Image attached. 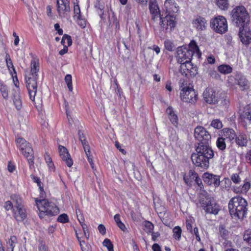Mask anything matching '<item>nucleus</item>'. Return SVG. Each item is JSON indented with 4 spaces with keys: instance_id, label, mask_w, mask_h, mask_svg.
I'll use <instances>...</instances> for the list:
<instances>
[{
    "instance_id": "nucleus-6",
    "label": "nucleus",
    "mask_w": 251,
    "mask_h": 251,
    "mask_svg": "<svg viewBox=\"0 0 251 251\" xmlns=\"http://www.w3.org/2000/svg\"><path fill=\"white\" fill-rule=\"evenodd\" d=\"M17 147L22 154L27 159L30 168L34 166V156L33 150L30 143L24 138L19 137L16 139Z\"/></svg>"
},
{
    "instance_id": "nucleus-47",
    "label": "nucleus",
    "mask_w": 251,
    "mask_h": 251,
    "mask_svg": "<svg viewBox=\"0 0 251 251\" xmlns=\"http://www.w3.org/2000/svg\"><path fill=\"white\" fill-rule=\"evenodd\" d=\"M214 152L209 146H205V158L208 159L213 158Z\"/></svg>"
},
{
    "instance_id": "nucleus-34",
    "label": "nucleus",
    "mask_w": 251,
    "mask_h": 251,
    "mask_svg": "<svg viewBox=\"0 0 251 251\" xmlns=\"http://www.w3.org/2000/svg\"><path fill=\"white\" fill-rule=\"evenodd\" d=\"M173 233L174 238L177 241H180L182 234L181 228L178 226H175L173 229Z\"/></svg>"
},
{
    "instance_id": "nucleus-31",
    "label": "nucleus",
    "mask_w": 251,
    "mask_h": 251,
    "mask_svg": "<svg viewBox=\"0 0 251 251\" xmlns=\"http://www.w3.org/2000/svg\"><path fill=\"white\" fill-rule=\"evenodd\" d=\"M224 138L228 139L230 141H235L237 136L235 131L231 128H224L223 129Z\"/></svg>"
},
{
    "instance_id": "nucleus-7",
    "label": "nucleus",
    "mask_w": 251,
    "mask_h": 251,
    "mask_svg": "<svg viewBox=\"0 0 251 251\" xmlns=\"http://www.w3.org/2000/svg\"><path fill=\"white\" fill-rule=\"evenodd\" d=\"M211 28L216 33L223 34L228 28L226 19L222 16H218L212 19L210 22Z\"/></svg>"
},
{
    "instance_id": "nucleus-51",
    "label": "nucleus",
    "mask_w": 251,
    "mask_h": 251,
    "mask_svg": "<svg viewBox=\"0 0 251 251\" xmlns=\"http://www.w3.org/2000/svg\"><path fill=\"white\" fill-rule=\"evenodd\" d=\"M243 238L244 241L251 246V229H248L245 231Z\"/></svg>"
},
{
    "instance_id": "nucleus-23",
    "label": "nucleus",
    "mask_w": 251,
    "mask_h": 251,
    "mask_svg": "<svg viewBox=\"0 0 251 251\" xmlns=\"http://www.w3.org/2000/svg\"><path fill=\"white\" fill-rule=\"evenodd\" d=\"M250 141L249 136L244 133H239L235 138V143L240 147H246Z\"/></svg>"
},
{
    "instance_id": "nucleus-55",
    "label": "nucleus",
    "mask_w": 251,
    "mask_h": 251,
    "mask_svg": "<svg viewBox=\"0 0 251 251\" xmlns=\"http://www.w3.org/2000/svg\"><path fill=\"white\" fill-rule=\"evenodd\" d=\"M230 179L235 184H238L241 181V179L238 174H233L231 175L230 176Z\"/></svg>"
},
{
    "instance_id": "nucleus-39",
    "label": "nucleus",
    "mask_w": 251,
    "mask_h": 251,
    "mask_svg": "<svg viewBox=\"0 0 251 251\" xmlns=\"http://www.w3.org/2000/svg\"><path fill=\"white\" fill-rule=\"evenodd\" d=\"M164 47L166 50L169 51H173L175 50V46L173 42L169 39H166L164 41Z\"/></svg>"
},
{
    "instance_id": "nucleus-30",
    "label": "nucleus",
    "mask_w": 251,
    "mask_h": 251,
    "mask_svg": "<svg viewBox=\"0 0 251 251\" xmlns=\"http://www.w3.org/2000/svg\"><path fill=\"white\" fill-rule=\"evenodd\" d=\"M187 49L188 50L193 51V55H196L198 58L201 57V53L200 51L199 47L195 41H191L188 45V47H187Z\"/></svg>"
},
{
    "instance_id": "nucleus-24",
    "label": "nucleus",
    "mask_w": 251,
    "mask_h": 251,
    "mask_svg": "<svg viewBox=\"0 0 251 251\" xmlns=\"http://www.w3.org/2000/svg\"><path fill=\"white\" fill-rule=\"evenodd\" d=\"M166 113L172 124L177 127L178 126V116L175 112L172 106H169L166 109Z\"/></svg>"
},
{
    "instance_id": "nucleus-2",
    "label": "nucleus",
    "mask_w": 251,
    "mask_h": 251,
    "mask_svg": "<svg viewBox=\"0 0 251 251\" xmlns=\"http://www.w3.org/2000/svg\"><path fill=\"white\" fill-rule=\"evenodd\" d=\"M247 201L243 198H232L228 203V208L231 217L236 220L243 219L247 214Z\"/></svg>"
},
{
    "instance_id": "nucleus-52",
    "label": "nucleus",
    "mask_w": 251,
    "mask_h": 251,
    "mask_svg": "<svg viewBox=\"0 0 251 251\" xmlns=\"http://www.w3.org/2000/svg\"><path fill=\"white\" fill-rule=\"evenodd\" d=\"M84 222H83V223L79 224L82 228L83 232H84V235L85 236V238L88 240H89L90 234L89 233L87 225L85 224Z\"/></svg>"
},
{
    "instance_id": "nucleus-18",
    "label": "nucleus",
    "mask_w": 251,
    "mask_h": 251,
    "mask_svg": "<svg viewBox=\"0 0 251 251\" xmlns=\"http://www.w3.org/2000/svg\"><path fill=\"white\" fill-rule=\"evenodd\" d=\"M12 215L17 222L24 221L27 217L26 209L25 206L13 209Z\"/></svg>"
},
{
    "instance_id": "nucleus-44",
    "label": "nucleus",
    "mask_w": 251,
    "mask_h": 251,
    "mask_svg": "<svg viewBox=\"0 0 251 251\" xmlns=\"http://www.w3.org/2000/svg\"><path fill=\"white\" fill-rule=\"evenodd\" d=\"M217 146L221 150L225 149L226 145L225 143V138L224 137H219L217 140Z\"/></svg>"
},
{
    "instance_id": "nucleus-21",
    "label": "nucleus",
    "mask_w": 251,
    "mask_h": 251,
    "mask_svg": "<svg viewBox=\"0 0 251 251\" xmlns=\"http://www.w3.org/2000/svg\"><path fill=\"white\" fill-rule=\"evenodd\" d=\"M236 83L238 84L242 91L247 90L250 87V83L246 78L241 74H237L235 75Z\"/></svg>"
},
{
    "instance_id": "nucleus-56",
    "label": "nucleus",
    "mask_w": 251,
    "mask_h": 251,
    "mask_svg": "<svg viewBox=\"0 0 251 251\" xmlns=\"http://www.w3.org/2000/svg\"><path fill=\"white\" fill-rule=\"evenodd\" d=\"M80 232H78L77 230L75 229V236L78 242L79 241H82L84 240L85 236L84 235V232H82L81 230H79Z\"/></svg>"
},
{
    "instance_id": "nucleus-16",
    "label": "nucleus",
    "mask_w": 251,
    "mask_h": 251,
    "mask_svg": "<svg viewBox=\"0 0 251 251\" xmlns=\"http://www.w3.org/2000/svg\"><path fill=\"white\" fill-rule=\"evenodd\" d=\"M58 152L60 158L65 162L66 165L69 167H72L73 161L67 149L63 146L59 145Z\"/></svg>"
},
{
    "instance_id": "nucleus-63",
    "label": "nucleus",
    "mask_w": 251,
    "mask_h": 251,
    "mask_svg": "<svg viewBox=\"0 0 251 251\" xmlns=\"http://www.w3.org/2000/svg\"><path fill=\"white\" fill-rule=\"evenodd\" d=\"M54 27L55 30L56 31H57L58 34L59 35H63V29L60 27V25L59 24H58V23L55 24Z\"/></svg>"
},
{
    "instance_id": "nucleus-33",
    "label": "nucleus",
    "mask_w": 251,
    "mask_h": 251,
    "mask_svg": "<svg viewBox=\"0 0 251 251\" xmlns=\"http://www.w3.org/2000/svg\"><path fill=\"white\" fill-rule=\"evenodd\" d=\"M0 92L4 99L7 100L8 99L9 93L8 87L1 80H0Z\"/></svg>"
},
{
    "instance_id": "nucleus-1",
    "label": "nucleus",
    "mask_w": 251,
    "mask_h": 251,
    "mask_svg": "<svg viewBox=\"0 0 251 251\" xmlns=\"http://www.w3.org/2000/svg\"><path fill=\"white\" fill-rule=\"evenodd\" d=\"M39 59L34 58L30 63V73L27 78L25 77L26 87L29 98L34 102V104L37 108L38 107H40V103H39V105H37L35 101V96L37 91V73L39 72Z\"/></svg>"
},
{
    "instance_id": "nucleus-35",
    "label": "nucleus",
    "mask_w": 251,
    "mask_h": 251,
    "mask_svg": "<svg viewBox=\"0 0 251 251\" xmlns=\"http://www.w3.org/2000/svg\"><path fill=\"white\" fill-rule=\"evenodd\" d=\"M5 59L6 63V66L9 71L12 72V70L14 72V74H16L15 68L13 64L10 55L8 53H6Z\"/></svg>"
},
{
    "instance_id": "nucleus-27",
    "label": "nucleus",
    "mask_w": 251,
    "mask_h": 251,
    "mask_svg": "<svg viewBox=\"0 0 251 251\" xmlns=\"http://www.w3.org/2000/svg\"><path fill=\"white\" fill-rule=\"evenodd\" d=\"M194 136L196 139H197L199 144H204V127L201 126H198L195 129Z\"/></svg>"
},
{
    "instance_id": "nucleus-38",
    "label": "nucleus",
    "mask_w": 251,
    "mask_h": 251,
    "mask_svg": "<svg viewBox=\"0 0 251 251\" xmlns=\"http://www.w3.org/2000/svg\"><path fill=\"white\" fill-rule=\"evenodd\" d=\"M65 82L67 84V87L69 89V91L72 92L73 90V87L72 84V76L70 74H67L65 76Z\"/></svg>"
},
{
    "instance_id": "nucleus-20",
    "label": "nucleus",
    "mask_w": 251,
    "mask_h": 251,
    "mask_svg": "<svg viewBox=\"0 0 251 251\" xmlns=\"http://www.w3.org/2000/svg\"><path fill=\"white\" fill-rule=\"evenodd\" d=\"M205 101L209 104H215L218 102L216 92L213 88H209L205 93Z\"/></svg>"
},
{
    "instance_id": "nucleus-61",
    "label": "nucleus",
    "mask_w": 251,
    "mask_h": 251,
    "mask_svg": "<svg viewBox=\"0 0 251 251\" xmlns=\"http://www.w3.org/2000/svg\"><path fill=\"white\" fill-rule=\"evenodd\" d=\"M83 146V148L86 153V155H88L90 154V148L89 145L87 144V143H85V144H82Z\"/></svg>"
},
{
    "instance_id": "nucleus-60",
    "label": "nucleus",
    "mask_w": 251,
    "mask_h": 251,
    "mask_svg": "<svg viewBox=\"0 0 251 251\" xmlns=\"http://www.w3.org/2000/svg\"><path fill=\"white\" fill-rule=\"evenodd\" d=\"M39 251H49V248L44 243L41 242L38 247Z\"/></svg>"
},
{
    "instance_id": "nucleus-64",
    "label": "nucleus",
    "mask_w": 251,
    "mask_h": 251,
    "mask_svg": "<svg viewBox=\"0 0 251 251\" xmlns=\"http://www.w3.org/2000/svg\"><path fill=\"white\" fill-rule=\"evenodd\" d=\"M186 226L187 230L193 234V228L191 224V221L187 220L186 221Z\"/></svg>"
},
{
    "instance_id": "nucleus-42",
    "label": "nucleus",
    "mask_w": 251,
    "mask_h": 251,
    "mask_svg": "<svg viewBox=\"0 0 251 251\" xmlns=\"http://www.w3.org/2000/svg\"><path fill=\"white\" fill-rule=\"evenodd\" d=\"M78 25L81 28H84L86 26V21L82 18L81 15L77 16V17L74 19Z\"/></svg>"
},
{
    "instance_id": "nucleus-48",
    "label": "nucleus",
    "mask_w": 251,
    "mask_h": 251,
    "mask_svg": "<svg viewBox=\"0 0 251 251\" xmlns=\"http://www.w3.org/2000/svg\"><path fill=\"white\" fill-rule=\"evenodd\" d=\"M103 245L106 247L108 251H114L113 245L109 239H105L103 242Z\"/></svg>"
},
{
    "instance_id": "nucleus-40",
    "label": "nucleus",
    "mask_w": 251,
    "mask_h": 251,
    "mask_svg": "<svg viewBox=\"0 0 251 251\" xmlns=\"http://www.w3.org/2000/svg\"><path fill=\"white\" fill-rule=\"evenodd\" d=\"M78 242L81 251H92L91 246L86 243L85 240L79 241Z\"/></svg>"
},
{
    "instance_id": "nucleus-14",
    "label": "nucleus",
    "mask_w": 251,
    "mask_h": 251,
    "mask_svg": "<svg viewBox=\"0 0 251 251\" xmlns=\"http://www.w3.org/2000/svg\"><path fill=\"white\" fill-rule=\"evenodd\" d=\"M219 210V206L213 198H205V212L207 214L216 215Z\"/></svg>"
},
{
    "instance_id": "nucleus-5",
    "label": "nucleus",
    "mask_w": 251,
    "mask_h": 251,
    "mask_svg": "<svg viewBox=\"0 0 251 251\" xmlns=\"http://www.w3.org/2000/svg\"><path fill=\"white\" fill-rule=\"evenodd\" d=\"M232 22L238 27L246 26L250 22L249 14L243 6H238L235 7L231 12Z\"/></svg>"
},
{
    "instance_id": "nucleus-11",
    "label": "nucleus",
    "mask_w": 251,
    "mask_h": 251,
    "mask_svg": "<svg viewBox=\"0 0 251 251\" xmlns=\"http://www.w3.org/2000/svg\"><path fill=\"white\" fill-rule=\"evenodd\" d=\"M193 56V51L188 50L187 47L181 46L177 48L176 58L180 64L185 63V61H191Z\"/></svg>"
},
{
    "instance_id": "nucleus-41",
    "label": "nucleus",
    "mask_w": 251,
    "mask_h": 251,
    "mask_svg": "<svg viewBox=\"0 0 251 251\" xmlns=\"http://www.w3.org/2000/svg\"><path fill=\"white\" fill-rule=\"evenodd\" d=\"M217 5L223 10L227 9L228 7V0H216Z\"/></svg>"
},
{
    "instance_id": "nucleus-26",
    "label": "nucleus",
    "mask_w": 251,
    "mask_h": 251,
    "mask_svg": "<svg viewBox=\"0 0 251 251\" xmlns=\"http://www.w3.org/2000/svg\"><path fill=\"white\" fill-rule=\"evenodd\" d=\"M251 188V184L247 181H244V183L239 186L232 187L233 191L236 194H246Z\"/></svg>"
},
{
    "instance_id": "nucleus-59",
    "label": "nucleus",
    "mask_w": 251,
    "mask_h": 251,
    "mask_svg": "<svg viewBox=\"0 0 251 251\" xmlns=\"http://www.w3.org/2000/svg\"><path fill=\"white\" fill-rule=\"evenodd\" d=\"M74 11L75 15L74 19H75V18L77 17V16L81 15L80 14V9L78 4H75L74 7Z\"/></svg>"
},
{
    "instance_id": "nucleus-29",
    "label": "nucleus",
    "mask_w": 251,
    "mask_h": 251,
    "mask_svg": "<svg viewBox=\"0 0 251 251\" xmlns=\"http://www.w3.org/2000/svg\"><path fill=\"white\" fill-rule=\"evenodd\" d=\"M14 208H19L25 206L23 198L18 194H13L10 196Z\"/></svg>"
},
{
    "instance_id": "nucleus-3",
    "label": "nucleus",
    "mask_w": 251,
    "mask_h": 251,
    "mask_svg": "<svg viewBox=\"0 0 251 251\" xmlns=\"http://www.w3.org/2000/svg\"><path fill=\"white\" fill-rule=\"evenodd\" d=\"M35 202L38 210V216L41 219L46 217L54 216L59 213L58 207L47 199H36Z\"/></svg>"
},
{
    "instance_id": "nucleus-19",
    "label": "nucleus",
    "mask_w": 251,
    "mask_h": 251,
    "mask_svg": "<svg viewBox=\"0 0 251 251\" xmlns=\"http://www.w3.org/2000/svg\"><path fill=\"white\" fill-rule=\"evenodd\" d=\"M164 6L167 15H174L179 10V7L175 0H166Z\"/></svg>"
},
{
    "instance_id": "nucleus-45",
    "label": "nucleus",
    "mask_w": 251,
    "mask_h": 251,
    "mask_svg": "<svg viewBox=\"0 0 251 251\" xmlns=\"http://www.w3.org/2000/svg\"><path fill=\"white\" fill-rule=\"evenodd\" d=\"M75 213L77 219L79 223H83V222H85V219L83 213L78 207H75Z\"/></svg>"
},
{
    "instance_id": "nucleus-22",
    "label": "nucleus",
    "mask_w": 251,
    "mask_h": 251,
    "mask_svg": "<svg viewBox=\"0 0 251 251\" xmlns=\"http://www.w3.org/2000/svg\"><path fill=\"white\" fill-rule=\"evenodd\" d=\"M61 44L63 45V49L59 51V54L62 55L66 53L68 50V47L72 44L71 37L67 34H64L62 40Z\"/></svg>"
},
{
    "instance_id": "nucleus-46",
    "label": "nucleus",
    "mask_w": 251,
    "mask_h": 251,
    "mask_svg": "<svg viewBox=\"0 0 251 251\" xmlns=\"http://www.w3.org/2000/svg\"><path fill=\"white\" fill-rule=\"evenodd\" d=\"M57 221L59 223L65 224L69 222V218L67 214L63 213L58 217Z\"/></svg>"
},
{
    "instance_id": "nucleus-15",
    "label": "nucleus",
    "mask_w": 251,
    "mask_h": 251,
    "mask_svg": "<svg viewBox=\"0 0 251 251\" xmlns=\"http://www.w3.org/2000/svg\"><path fill=\"white\" fill-rule=\"evenodd\" d=\"M220 176L209 173H205V184L214 190L220 185Z\"/></svg>"
},
{
    "instance_id": "nucleus-32",
    "label": "nucleus",
    "mask_w": 251,
    "mask_h": 251,
    "mask_svg": "<svg viewBox=\"0 0 251 251\" xmlns=\"http://www.w3.org/2000/svg\"><path fill=\"white\" fill-rule=\"evenodd\" d=\"M193 26L198 30H202V27L204 26V22L203 18L199 17L194 19L192 22Z\"/></svg>"
},
{
    "instance_id": "nucleus-8",
    "label": "nucleus",
    "mask_w": 251,
    "mask_h": 251,
    "mask_svg": "<svg viewBox=\"0 0 251 251\" xmlns=\"http://www.w3.org/2000/svg\"><path fill=\"white\" fill-rule=\"evenodd\" d=\"M179 72L187 78L193 77L198 74V68L196 66H194L191 61H185V63L180 64Z\"/></svg>"
},
{
    "instance_id": "nucleus-49",
    "label": "nucleus",
    "mask_w": 251,
    "mask_h": 251,
    "mask_svg": "<svg viewBox=\"0 0 251 251\" xmlns=\"http://www.w3.org/2000/svg\"><path fill=\"white\" fill-rule=\"evenodd\" d=\"M244 118L251 122V104L247 105L245 108Z\"/></svg>"
},
{
    "instance_id": "nucleus-43",
    "label": "nucleus",
    "mask_w": 251,
    "mask_h": 251,
    "mask_svg": "<svg viewBox=\"0 0 251 251\" xmlns=\"http://www.w3.org/2000/svg\"><path fill=\"white\" fill-rule=\"evenodd\" d=\"M9 244V248H8V250L10 249V251H13L15 247V244L17 242V238L16 236H11L10 239L8 240Z\"/></svg>"
},
{
    "instance_id": "nucleus-37",
    "label": "nucleus",
    "mask_w": 251,
    "mask_h": 251,
    "mask_svg": "<svg viewBox=\"0 0 251 251\" xmlns=\"http://www.w3.org/2000/svg\"><path fill=\"white\" fill-rule=\"evenodd\" d=\"M30 177L34 182L37 183L38 186L39 187V189L40 190L41 194H42L43 192H45L44 191L43 185L42 182H41L40 179L38 177L33 175H31Z\"/></svg>"
},
{
    "instance_id": "nucleus-53",
    "label": "nucleus",
    "mask_w": 251,
    "mask_h": 251,
    "mask_svg": "<svg viewBox=\"0 0 251 251\" xmlns=\"http://www.w3.org/2000/svg\"><path fill=\"white\" fill-rule=\"evenodd\" d=\"M211 126L215 128L220 129L223 127L222 122L218 119H215L212 121L211 123Z\"/></svg>"
},
{
    "instance_id": "nucleus-28",
    "label": "nucleus",
    "mask_w": 251,
    "mask_h": 251,
    "mask_svg": "<svg viewBox=\"0 0 251 251\" xmlns=\"http://www.w3.org/2000/svg\"><path fill=\"white\" fill-rule=\"evenodd\" d=\"M12 100L13 104L18 110L21 109L22 102L20 96V92L19 91H15L12 94Z\"/></svg>"
},
{
    "instance_id": "nucleus-25",
    "label": "nucleus",
    "mask_w": 251,
    "mask_h": 251,
    "mask_svg": "<svg viewBox=\"0 0 251 251\" xmlns=\"http://www.w3.org/2000/svg\"><path fill=\"white\" fill-rule=\"evenodd\" d=\"M149 9L151 15V19L155 21L158 18H160V12L158 5L154 2H150Z\"/></svg>"
},
{
    "instance_id": "nucleus-62",
    "label": "nucleus",
    "mask_w": 251,
    "mask_h": 251,
    "mask_svg": "<svg viewBox=\"0 0 251 251\" xmlns=\"http://www.w3.org/2000/svg\"><path fill=\"white\" fill-rule=\"evenodd\" d=\"M98 230L99 232L102 235H105L106 233V228L102 224H100L98 226Z\"/></svg>"
},
{
    "instance_id": "nucleus-50",
    "label": "nucleus",
    "mask_w": 251,
    "mask_h": 251,
    "mask_svg": "<svg viewBox=\"0 0 251 251\" xmlns=\"http://www.w3.org/2000/svg\"><path fill=\"white\" fill-rule=\"evenodd\" d=\"M46 10L47 15L50 20H55L56 19V16L52 12V6L51 5H47Z\"/></svg>"
},
{
    "instance_id": "nucleus-54",
    "label": "nucleus",
    "mask_w": 251,
    "mask_h": 251,
    "mask_svg": "<svg viewBox=\"0 0 251 251\" xmlns=\"http://www.w3.org/2000/svg\"><path fill=\"white\" fill-rule=\"evenodd\" d=\"M4 208L6 211L11 210L12 212L13 209L15 208L12 201H7L4 202Z\"/></svg>"
},
{
    "instance_id": "nucleus-4",
    "label": "nucleus",
    "mask_w": 251,
    "mask_h": 251,
    "mask_svg": "<svg viewBox=\"0 0 251 251\" xmlns=\"http://www.w3.org/2000/svg\"><path fill=\"white\" fill-rule=\"evenodd\" d=\"M179 83L181 100L184 102L194 104L198 99L197 92L193 87L188 85L184 80L180 79Z\"/></svg>"
},
{
    "instance_id": "nucleus-12",
    "label": "nucleus",
    "mask_w": 251,
    "mask_h": 251,
    "mask_svg": "<svg viewBox=\"0 0 251 251\" xmlns=\"http://www.w3.org/2000/svg\"><path fill=\"white\" fill-rule=\"evenodd\" d=\"M197 153H193L191 159L194 165L198 167H202L204 165V144H199L196 147Z\"/></svg>"
},
{
    "instance_id": "nucleus-13",
    "label": "nucleus",
    "mask_w": 251,
    "mask_h": 251,
    "mask_svg": "<svg viewBox=\"0 0 251 251\" xmlns=\"http://www.w3.org/2000/svg\"><path fill=\"white\" fill-rule=\"evenodd\" d=\"M56 10L59 18H65L70 12V0H57Z\"/></svg>"
},
{
    "instance_id": "nucleus-17",
    "label": "nucleus",
    "mask_w": 251,
    "mask_h": 251,
    "mask_svg": "<svg viewBox=\"0 0 251 251\" xmlns=\"http://www.w3.org/2000/svg\"><path fill=\"white\" fill-rule=\"evenodd\" d=\"M239 27V36L240 41L244 45H249L251 42V31L246 26Z\"/></svg>"
},
{
    "instance_id": "nucleus-57",
    "label": "nucleus",
    "mask_w": 251,
    "mask_h": 251,
    "mask_svg": "<svg viewBox=\"0 0 251 251\" xmlns=\"http://www.w3.org/2000/svg\"><path fill=\"white\" fill-rule=\"evenodd\" d=\"M145 227L148 230V232H152L154 228L153 224L151 222L148 221H146L145 222Z\"/></svg>"
},
{
    "instance_id": "nucleus-9",
    "label": "nucleus",
    "mask_w": 251,
    "mask_h": 251,
    "mask_svg": "<svg viewBox=\"0 0 251 251\" xmlns=\"http://www.w3.org/2000/svg\"><path fill=\"white\" fill-rule=\"evenodd\" d=\"M183 179L185 183L189 186H191L193 183L197 185L200 189H201L203 186L201 178L193 170H190L187 175H185L183 176Z\"/></svg>"
},
{
    "instance_id": "nucleus-10",
    "label": "nucleus",
    "mask_w": 251,
    "mask_h": 251,
    "mask_svg": "<svg viewBox=\"0 0 251 251\" xmlns=\"http://www.w3.org/2000/svg\"><path fill=\"white\" fill-rule=\"evenodd\" d=\"M160 19V26L166 32H171L176 25V18L174 15H167L165 17Z\"/></svg>"
},
{
    "instance_id": "nucleus-36",
    "label": "nucleus",
    "mask_w": 251,
    "mask_h": 251,
    "mask_svg": "<svg viewBox=\"0 0 251 251\" xmlns=\"http://www.w3.org/2000/svg\"><path fill=\"white\" fill-rule=\"evenodd\" d=\"M218 70L221 73L223 74H230L232 71V67L226 64L220 65L218 68Z\"/></svg>"
},
{
    "instance_id": "nucleus-58",
    "label": "nucleus",
    "mask_w": 251,
    "mask_h": 251,
    "mask_svg": "<svg viewBox=\"0 0 251 251\" xmlns=\"http://www.w3.org/2000/svg\"><path fill=\"white\" fill-rule=\"evenodd\" d=\"M12 76L13 77V80L14 84L15 86V87L17 88V90L16 91H19L20 92V88H19V82L18 81L17 76V73L14 74L15 76H14L13 74H12V72H11Z\"/></svg>"
}]
</instances>
